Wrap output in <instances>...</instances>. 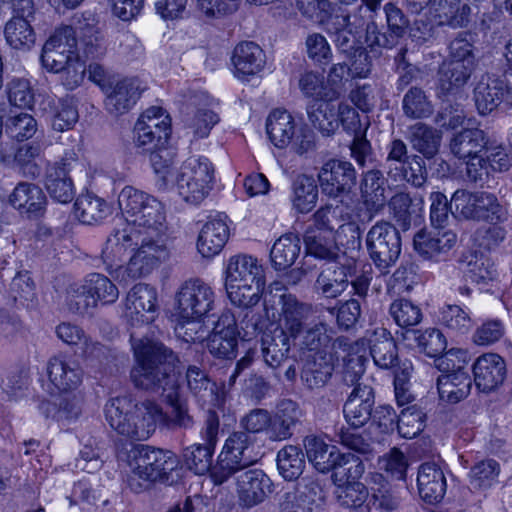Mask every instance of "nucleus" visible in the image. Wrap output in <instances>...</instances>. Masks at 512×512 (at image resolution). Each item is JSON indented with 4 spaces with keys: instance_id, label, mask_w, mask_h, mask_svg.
I'll use <instances>...</instances> for the list:
<instances>
[{
    "instance_id": "55",
    "label": "nucleus",
    "mask_w": 512,
    "mask_h": 512,
    "mask_svg": "<svg viewBox=\"0 0 512 512\" xmlns=\"http://www.w3.org/2000/svg\"><path fill=\"white\" fill-rule=\"evenodd\" d=\"M85 287L95 300V305L100 302L103 305L114 303L119 297L116 285L105 275L91 273L85 278Z\"/></svg>"
},
{
    "instance_id": "27",
    "label": "nucleus",
    "mask_w": 512,
    "mask_h": 512,
    "mask_svg": "<svg viewBox=\"0 0 512 512\" xmlns=\"http://www.w3.org/2000/svg\"><path fill=\"white\" fill-rule=\"evenodd\" d=\"M499 72L480 76L474 88V101L478 112L486 115L504 103L503 87Z\"/></svg>"
},
{
    "instance_id": "35",
    "label": "nucleus",
    "mask_w": 512,
    "mask_h": 512,
    "mask_svg": "<svg viewBox=\"0 0 512 512\" xmlns=\"http://www.w3.org/2000/svg\"><path fill=\"white\" fill-rule=\"evenodd\" d=\"M489 137L480 128H464L452 135L450 152L458 159L479 154L488 144Z\"/></svg>"
},
{
    "instance_id": "13",
    "label": "nucleus",
    "mask_w": 512,
    "mask_h": 512,
    "mask_svg": "<svg viewBox=\"0 0 512 512\" xmlns=\"http://www.w3.org/2000/svg\"><path fill=\"white\" fill-rule=\"evenodd\" d=\"M171 120L159 106L146 109L134 126V141L143 151H154L162 147L170 134Z\"/></svg>"
},
{
    "instance_id": "43",
    "label": "nucleus",
    "mask_w": 512,
    "mask_h": 512,
    "mask_svg": "<svg viewBox=\"0 0 512 512\" xmlns=\"http://www.w3.org/2000/svg\"><path fill=\"white\" fill-rule=\"evenodd\" d=\"M266 130L270 141L278 148H285L296 133L294 118L286 110H273L266 121Z\"/></svg>"
},
{
    "instance_id": "20",
    "label": "nucleus",
    "mask_w": 512,
    "mask_h": 512,
    "mask_svg": "<svg viewBox=\"0 0 512 512\" xmlns=\"http://www.w3.org/2000/svg\"><path fill=\"white\" fill-rule=\"evenodd\" d=\"M475 387L482 393L496 391L507 375L506 362L497 353H484L476 358L472 365Z\"/></svg>"
},
{
    "instance_id": "42",
    "label": "nucleus",
    "mask_w": 512,
    "mask_h": 512,
    "mask_svg": "<svg viewBox=\"0 0 512 512\" xmlns=\"http://www.w3.org/2000/svg\"><path fill=\"white\" fill-rule=\"evenodd\" d=\"M304 243L307 255L329 263L337 262L340 249L333 234H328L319 229H307L304 235Z\"/></svg>"
},
{
    "instance_id": "62",
    "label": "nucleus",
    "mask_w": 512,
    "mask_h": 512,
    "mask_svg": "<svg viewBox=\"0 0 512 512\" xmlns=\"http://www.w3.org/2000/svg\"><path fill=\"white\" fill-rule=\"evenodd\" d=\"M213 452L201 444H192L183 449L182 458L187 468L195 474L204 475L207 472L212 473Z\"/></svg>"
},
{
    "instance_id": "5",
    "label": "nucleus",
    "mask_w": 512,
    "mask_h": 512,
    "mask_svg": "<svg viewBox=\"0 0 512 512\" xmlns=\"http://www.w3.org/2000/svg\"><path fill=\"white\" fill-rule=\"evenodd\" d=\"M130 472L127 485L135 493L149 489L156 481H166L178 467L177 456L170 450L135 445L127 454Z\"/></svg>"
},
{
    "instance_id": "9",
    "label": "nucleus",
    "mask_w": 512,
    "mask_h": 512,
    "mask_svg": "<svg viewBox=\"0 0 512 512\" xmlns=\"http://www.w3.org/2000/svg\"><path fill=\"white\" fill-rule=\"evenodd\" d=\"M215 300V292L208 283L200 278L187 279L175 292V314L187 323L201 321L214 309Z\"/></svg>"
},
{
    "instance_id": "8",
    "label": "nucleus",
    "mask_w": 512,
    "mask_h": 512,
    "mask_svg": "<svg viewBox=\"0 0 512 512\" xmlns=\"http://www.w3.org/2000/svg\"><path fill=\"white\" fill-rule=\"evenodd\" d=\"M255 440L246 432H233L225 441L212 469V480L221 485L232 475L257 462Z\"/></svg>"
},
{
    "instance_id": "15",
    "label": "nucleus",
    "mask_w": 512,
    "mask_h": 512,
    "mask_svg": "<svg viewBox=\"0 0 512 512\" xmlns=\"http://www.w3.org/2000/svg\"><path fill=\"white\" fill-rule=\"evenodd\" d=\"M317 178L323 194L338 198L351 192L356 185L357 173L351 162L331 158L319 168Z\"/></svg>"
},
{
    "instance_id": "59",
    "label": "nucleus",
    "mask_w": 512,
    "mask_h": 512,
    "mask_svg": "<svg viewBox=\"0 0 512 512\" xmlns=\"http://www.w3.org/2000/svg\"><path fill=\"white\" fill-rule=\"evenodd\" d=\"M307 114L312 125L325 136L332 135L338 129V118L328 102L308 106Z\"/></svg>"
},
{
    "instance_id": "29",
    "label": "nucleus",
    "mask_w": 512,
    "mask_h": 512,
    "mask_svg": "<svg viewBox=\"0 0 512 512\" xmlns=\"http://www.w3.org/2000/svg\"><path fill=\"white\" fill-rule=\"evenodd\" d=\"M417 484L420 497L427 503H438L445 496L446 478L435 463L426 462L419 467Z\"/></svg>"
},
{
    "instance_id": "50",
    "label": "nucleus",
    "mask_w": 512,
    "mask_h": 512,
    "mask_svg": "<svg viewBox=\"0 0 512 512\" xmlns=\"http://www.w3.org/2000/svg\"><path fill=\"white\" fill-rule=\"evenodd\" d=\"M318 200V187L313 177L299 175L292 185V205L299 213H308Z\"/></svg>"
},
{
    "instance_id": "36",
    "label": "nucleus",
    "mask_w": 512,
    "mask_h": 512,
    "mask_svg": "<svg viewBox=\"0 0 512 512\" xmlns=\"http://www.w3.org/2000/svg\"><path fill=\"white\" fill-rule=\"evenodd\" d=\"M340 358V354L312 355L302 369L301 379L310 388L323 387L334 370V362Z\"/></svg>"
},
{
    "instance_id": "3",
    "label": "nucleus",
    "mask_w": 512,
    "mask_h": 512,
    "mask_svg": "<svg viewBox=\"0 0 512 512\" xmlns=\"http://www.w3.org/2000/svg\"><path fill=\"white\" fill-rule=\"evenodd\" d=\"M105 418L119 435L135 441L147 440L163 421L164 412L155 402H134L127 396L113 397L104 407Z\"/></svg>"
},
{
    "instance_id": "24",
    "label": "nucleus",
    "mask_w": 512,
    "mask_h": 512,
    "mask_svg": "<svg viewBox=\"0 0 512 512\" xmlns=\"http://www.w3.org/2000/svg\"><path fill=\"white\" fill-rule=\"evenodd\" d=\"M75 154L69 153L60 161L48 166L45 177V187L51 198L59 203H68L73 200L75 195L74 185L69 172Z\"/></svg>"
},
{
    "instance_id": "41",
    "label": "nucleus",
    "mask_w": 512,
    "mask_h": 512,
    "mask_svg": "<svg viewBox=\"0 0 512 512\" xmlns=\"http://www.w3.org/2000/svg\"><path fill=\"white\" fill-rule=\"evenodd\" d=\"M369 342L370 354L378 367L390 369L397 364V345L387 329L376 328Z\"/></svg>"
},
{
    "instance_id": "56",
    "label": "nucleus",
    "mask_w": 512,
    "mask_h": 512,
    "mask_svg": "<svg viewBox=\"0 0 512 512\" xmlns=\"http://www.w3.org/2000/svg\"><path fill=\"white\" fill-rule=\"evenodd\" d=\"M389 315L397 326L406 329L418 325L423 317L420 307L406 298L395 299L389 306Z\"/></svg>"
},
{
    "instance_id": "47",
    "label": "nucleus",
    "mask_w": 512,
    "mask_h": 512,
    "mask_svg": "<svg viewBox=\"0 0 512 512\" xmlns=\"http://www.w3.org/2000/svg\"><path fill=\"white\" fill-rule=\"evenodd\" d=\"M348 269L336 262L322 269L316 280V287L327 298H336L348 286Z\"/></svg>"
},
{
    "instance_id": "58",
    "label": "nucleus",
    "mask_w": 512,
    "mask_h": 512,
    "mask_svg": "<svg viewBox=\"0 0 512 512\" xmlns=\"http://www.w3.org/2000/svg\"><path fill=\"white\" fill-rule=\"evenodd\" d=\"M388 176L394 181H406L415 187H421L427 179V171L423 159L414 155L403 167H391Z\"/></svg>"
},
{
    "instance_id": "23",
    "label": "nucleus",
    "mask_w": 512,
    "mask_h": 512,
    "mask_svg": "<svg viewBox=\"0 0 512 512\" xmlns=\"http://www.w3.org/2000/svg\"><path fill=\"white\" fill-rule=\"evenodd\" d=\"M236 492L240 505L251 508L272 492V481L260 469L242 470L236 477Z\"/></svg>"
},
{
    "instance_id": "28",
    "label": "nucleus",
    "mask_w": 512,
    "mask_h": 512,
    "mask_svg": "<svg viewBox=\"0 0 512 512\" xmlns=\"http://www.w3.org/2000/svg\"><path fill=\"white\" fill-rule=\"evenodd\" d=\"M373 405V389L370 386L354 387L343 408L347 423L353 428L364 426L371 418Z\"/></svg>"
},
{
    "instance_id": "12",
    "label": "nucleus",
    "mask_w": 512,
    "mask_h": 512,
    "mask_svg": "<svg viewBox=\"0 0 512 512\" xmlns=\"http://www.w3.org/2000/svg\"><path fill=\"white\" fill-rule=\"evenodd\" d=\"M293 338V341L303 350L313 352V355L340 354V352L358 350L359 343L352 342L349 338L335 336V330L323 321L308 323Z\"/></svg>"
},
{
    "instance_id": "32",
    "label": "nucleus",
    "mask_w": 512,
    "mask_h": 512,
    "mask_svg": "<svg viewBox=\"0 0 512 512\" xmlns=\"http://www.w3.org/2000/svg\"><path fill=\"white\" fill-rule=\"evenodd\" d=\"M304 447L309 462L321 473H327L338 468L342 453L334 445H329L317 436H306Z\"/></svg>"
},
{
    "instance_id": "18",
    "label": "nucleus",
    "mask_w": 512,
    "mask_h": 512,
    "mask_svg": "<svg viewBox=\"0 0 512 512\" xmlns=\"http://www.w3.org/2000/svg\"><path fill=\"white\" fill-rule=\"evenodd\" d=\"M278 319L277 330L284 334L296 338L300 332L309 323V319L314 314L313 306L309 303L300 301L294 294L283 293L278 300Z\"/></svg>"
},
{
    "instance_id": "26",
    "label": "nucleus",
    "mask_w": 512,
    "mask_h": 512,
    "mask_svg": "<svg viewBox=\"0 0 512 512\" xmlns=\"http://www.w3.org/2000/svg\"><path fill=\"white\" fill-rule=\"evenodd\" d=\"M304 413L300 405L291 399H282L276 405L275 414L272 416L269 440L284 441L290 439L294 428L301 423Z\"/></svg>"
},
{
    "instance_id": "25",
    "label": "nucleus",
    "mask_w": 512,
    "mask_h": 512,
    "mask_svg": "<svg viewBox=\"0 0 512 512\" xmlns=\"http://www.w3.org/2000/svg\"><path fill=\"white\" fill-rule=\"evenodd\" d=\"M315 227L310 229H319L328 234L336 232L338 236L342 233L350 232L352 234V243L355 241L360 244L359 226L351 221L350 215L345 212L341 205H325L319 208L313 215Z\"/></svg>"
},
{
    "instance_id": "14",
    "label": "nucleus",
    "mask_w": 512,
    "mask_h": 512,
    "mask_svg": "<svg viewBox=\"0 0 512 512\" xmlns=\"http://www.w3.org/2000/svg\"><path fill=\"white\" fill-rule=\"evenodd\" d=\"M147 89V82L138 76L113 78L105 89L104 107L112 116L123 115L136 105Z\"/></svg>"
},
{
    "instance_id": "48",
    "label": "nucleus",
    "mask_w": 512,
    "mask_h": 512,
    "mask_svg": "<svg viewBox=\"0 0 512 512\" xmlns=\"http://www.w3.org/2000/svg\"><path fill=\"white\" fill-rule=\"evenodd\" d=\"M110 207L107 202L93 194H82L74 203V214L83 224H94L108 216Z\"/></svg>"
},
{
    "instance_id": "49",
    "label": "nucleus",
    "mask_w": 512,
    "mask_h": 512,
    "mask_svg": "<svg viewBox=\"0 0 512 512\" xmlns=\"http://www.w3.org/2000/svg\"><path fill=\"white\" fill-rule=\"evenodd\" d=\"M187 387L191 394L202 405L212 404L216 401V384L212 382L207 373L196 365H190L186 371Z\"/></svg>"
},
{
    "instance_id": "38",
    "label": "nucleus",
    "mask_w": 512,
    "mask_h": 512,
    "mask_svg": "<svg viewBox=\"0 0 512 512\" xmlns=\"http://www.w3.org/2000/svg\"><path fill=\"white\" fill-rule=\"evenodd\" d=\"M472 380L465 370H455L438 377L437 389L442 401L455 404L465 399L471 391Z\"/></svg>"
},
{
    "instance_id": "45",
    "label": "nucleus",
    "mask_w": 512,
    "mask_h": 512,
    "mask_svg": "<svg viewBox=\"0 0 512 512\" xmlns=\"http://www.w3.org/2000/svg\"><path fill=\"white\" fill-rule=\"evenodd\" d=\"M344 474L332 473L331 479L335 486L334 495L339 505L347 508L364 506L368 497V489L359 481H347Z\"/></svg>"
},
{
    "instance_id": "21",
    "label": "nucleus",
    "mask_w": 512,
    "mask_h": 512,
    "mask_svg": "<svg viewBox=\"0 0 512 512\" xmlns=\"http://www.w3.org/2000/svg\"><path fill=\"white\" fill-rule=\"evenodd\" d=\"M46 372L50 383L58 392L76 390L84 378V370L80 363L66 355L51 357L47 362Z\"/></svg>"
},
{
    "instance_id": "39",
    "label": "nucleus",
    "mask_w": 512,
    "mask_h": 512,
    "mask_svg": "<svg viewBox=\"0 0 512 512\" xmlns=\"http://www.w3.org/2000/svg\"><path fill=\"white\" fill-rule=\"evenodd\" d=\"M229 228L222 219H212L201 229L197 240V249L203 257L217 255L226 244Z\"/></svg>"
},
{
    "instance_id": "54",
    "label": "nucleus",
    "mask_w": 512,
    "mask_h": 512,
    "mask_svg": "<svg viewBox=\"0 0 512 512\" xmlns=\"http://www.w3.org/2000/svg\"><path fill=\"white\" fill-rule=\"evenodd\" d=\"M500 465L494 459H486L476 463L469 472V484L474 490H487L497 483Z\"/></svg>"
},
{
    "instance_id": "64",
    "label": "nucleus",
    "mask_w": 512,
    "mask_h": 512,
    "mask_svg": "<svg viewBox=\"0 0 512 512\" xmlns=\"http://www.w3.org/2000/svg\"><path fill=\"white\" fill-rule=\"evenodd\" d=\"M396 426L401 437L412 439L424 429L425 414L416 406L407 407L400 412Z\"/></svg>"
},
{
    "instance_id": "10",
    "label": "nucleus",
    "mask_w": 512,
    "mask_h": 512,
    "mask_svg": "<svg viewBox=\"0 0 512 512\" xmlns=\"http://www.w3.org/2000/svg\"><path fill=\"white\" fill-rule=\"evenodd\" d=\"M252 315L250 319L243 320L241 329L243 334L238 331L237 323L234 315L227 311L218 318L213 331L207 338L208 351L220 359H232L236 356L238 337L249 340L255 336L258 330L257 321Z\"/></svg>"
},
{
    "instance_id": "52",
    "label": "nucleus",
    "mask_w": 512,
    "mask_h": 512,
    "mask_svg": "<svg viewBox=\"0 0 512 512\" xmlns=\"http://www.w3.org/2000/svg\"><path fill=\"white\" fill-rule=\"evenodd\" d=\"M409 140L416 151L430 159L438 153L441 133L423 123H417L411 127Z\"/></svg>"
},
{
    "instance_id": "46",
    "label": "nucleus",
    "mask_w": 512,
    "mask_h": 512,
    "mask_svg": "<svg viewBox=\"0 0 512 512\" xmlns=\"http://www.w3.org/2000/svg\"><path fill=\"white\" fill-rule=\"evenodd\" d=\"M301 252V240L293 234L280 236L270 250V260L275 270H286L291 267Z\"/></svg>"
},
{
    "instance_id": "40",
    "label": "nucleus",
    "mask_w": 512,
    "mask_h": 512,
    "mask_svg": "<svg viewBox=\"0 0 512 512\" xmlns=\"http://www.w3.org/2000/svg\"><path fill=\"white\" fill-rule=\"evenodd\" d=\"M472 71L469 66H440L436 87L437 97L450 101L465 86Z\"/></svg>"
},
{
    "instance_id": "30",
    "label": "nucleus",
    "mask_w": 512,
    "mask_h": 512,
    "mask_svg": "<svg viewBox=\"0 0 512 512\" xmlns=\"http://www.w3.org/2000/svg\"><path fill=\"white\" fill-rule=\"evenodd\" d=\"M9 201L20 214L38 217L45 210L46 196L39 186L21 182L14 188Z\"/></svg>"
},
{
    "instance_id": "63",
    "label": "nucleus",
    "mask_w": 512,
    "mask_h": 512,
    "mask_svg": "<svg viewBox=\"0 0 512 512\" xmlns=\"http://www.w3.org/2000/svg\"><path fill=\"white\" fill-rule=\"evenodd\" d=\"M364 351L363 345L359 344L358 350L340 352V358L344 361L343 379L346 384L357 387L362 385L360 379L365 372L366 358L360 354Z\"/></svg>"
},
{
    "instance_id": "11",
    "label": "nucleus",
    "mask_w": 512,
    "mask_h": 512,
    "mask_svg": "<svg viewBox=\"0 0 512 512\" xmlns=\"http://www.w3.org/2000/svg\"><path fill=\"white\" fill-rule=\"evenodd\" d=\"M366 246L376 268L388 274L401 253L399 231L389 222H377L367 233Z\"/></svg>"
},
{
    "instance_id": "57",
    "label": "nucleus",
    "mask_w": 512,
    "mask_h": 512,
    "mask_svg": "<svg viewBox=\"0 0 512 512\" xmlns=\"http://www.w3.org/2000/svg\"><path fill=\"white\" fill-rule=\"evenodd\" d=\"M5 37L8 44L15 48H30L35 42V33L30 21L12 17L5 27Z\"/></svg>"
},
{
    "instance_id": "6",
    "label": "nucleus",
    "mask_w": 512,
    "mask_h": 512,
    "mask_svg": "<svg viewBox=\"0 0 512 512\" xmlns=\"http://www.w3.org/2000/svg\"><path fill=\"white\" fill-rule=\"evenodd\" d=\"M225 287L234 305L255 306L265 287L264 270L258 260L250 255L231 257L226 267Z\"/></svg>"
},
{
    "instance_id": "44",
    "label": "nucleus",
    "mask_w": 512,
    "mask_h": 512,
    "mask_svg": "<svg viewBox=\"0 0 512 512\" xmlns=\"http://www.w3.org/2000/svg\"><path fill=\"white\" fill-rule=\"evenodd\" d=\"M57 337L69 346L80 345L84 358L97 357L103 350V346L92 340L84 330L72 323L62 322L56 327Z\"/></svg>"
},
{
    "instance_id": "34",
    "label": "nucleus",
    "mask_w": 512,
    "mask_h": 512,
    "mask_svg": "<svg viewBox=\"0 0 512 512\" xmlns=\"http://www.w3.org/2000/svg\"><path fill=\"white\" fill-rule=\"evenodd\" d=\"M457 236L452 231L420 230L413 238L415 250L425 258H434L447 253L456 243Z\"/></svg>"
},
{
    "instance_id": "17",
    "label": "nucleus",
    "mask_w": 512,
    "mask_h": 512,
    "mask_svg": "<svg viewBox=\"0 0 512 512\" xmlns=\"http://www.w3.org/2000/svg\"><path fill=\"white\" fill-rule=\"evenodd\" d=\"M76 31L72 26L58 28L43 46L42 64H74L86 63L84 53L79 54L75 37Z\"/></svg>"
},
{
    "instance_id": "2",
    "label": "nucleus",
    "mask_w": 512,
    "mask_h": 512,
    "mask_svg": "<svg viewBox=\"0 0 512 512\" xmlns=\"http://www.w3.org/2000/svg\"><path fill=\"white\" fill-rule=\"evenodd\" d=\"M130 341L136 360L130 373L135 387L163 397L170 406L168 415L164 414L163 419L169 427L191 429L195 422L187 403L180 398V386L175 373V364L178 362L176 354L161 342L137 337L135 332L130 334Z\"/></svg>"
},
{
    "instance_id": "22",
    "label": "nucleus",
    "mask_w": 512,
    "mask_h": 512,
    "mask_svg": "<svg viewBox=\"0 0 512 512\" xmlns=\"http://www.w3.org/2000/svg\"><path fill=\"white\" fill-rule=\"evenodd\" d=\"M187 109L195 107L196 111L192 115L187 114L184 119L185 127L188 133H191L195 139L205 138L210 134L211 129L218 123L219 117L212 110L200 108L209 103V96L202 91H189L183 95Z\"/></svg>"
},
{
    "instance_id": "37",
    "label": "nucleus",
    "mask_w": 512,
    "mask_h": 512,
    "mask_svg": "<svg viewBox=\"0 0 512 512\" xmlns=\"http://www.w3.org/2000/svg\"><path fill=\"white\" fill-rule=\"evenodd\" d=\"M291 341L292 337L276 328L265 332L261 338V351L266 365L272 369L280 367L288 358Z\"/></svg>"
},
{
    "instance_id": "16",
    "label": "nucleus",
    "mask_w": 512,
    "mask_h": 512,
    "mask_svg": "<svg viewBox=\"0 0 512 512\" xmlns=\"http://www.w3.org/2000/svg\"><path fill=\"white\" fill-rule=\"evenodd\" d=\"M124 316L132 326L150 324L158 316V294L155 287L135 284L125 299Z\"/></svg>"
},
{
    "instance_id": "60",
    "label": "nucleus",
    "mask_w": 512,
    "mask_h": 512,
    "mask_svg": "<svg viewBox=\"0 0 512 512\" xmlns=\"http://www.w3.org/2000/svg\"><path fill=\"white\" fill-rule=\"evenodd\" d=\"M479 191L456 190L450 200V213L458 219H476Z\"/></svg>"
},
{
    "instance_id": "51",
    "label": "nucleus",
    "mask_w": 512,
    "mask_h": 512,
    "mask_svg": "<svg viewBox=\"0 0 512 512\" xmlns=\"http://www.w3.org/2000/svg\"><path fill=\"white\" fill-rule=\"evenodd\" d=\"M509 219V212L497 196L491 192L479 191L478 206L475 221L490 224H503Z\"/></svg>"
},
{
    "instance_id": "31",
    "label": "nucleus",
    "mask_w": 512,
    "mask_h": 512,
    "mask_svg": "<svg viewBox=\"0 0 512 512\" xmlns=\"http://www.w3.org/2000/svg\"><path fill=\"white\" fill-rule=\"evenodd\" d=\"M39 106L43 112L52 117L54 130H68L78 121V110L72 98L57 99L50 95L42 96Z\"/></svg>"
},
{
    "instance_id": "19",
    "label": "nucleus",
    "mask_w": 512,
    "mask_h": 512,
    "mask_svg": "<svg viewBox=\"0 0 512 512\" xmlns=\"http://www.w3.org/2000/svg\"><path fill=\"white\" fill-rule=\"evenodd\" d=\"M143 236V233L135 229L132 224L123 222L107 238L102 251L104 262L109 266H115L122 262L129 252H134L132 257L137 249L142 247Z\"/></svg>"
},
{
    "instance_id": "61",
    "label": "nucleus",
    "mask_w": 512,
    "mask_h": 512,
    "mask_svg": "<svg viewBox=\"0 0 512 512\" xmlns=\"http://www.w3.org/2000/svg\"><path fill=\"white\" fill-rule=\"evenodd\" d=\"M84 44L85 61H95L104 53L102 37L94 18L88 19L77 28Z\"/></svg>"
},
{
    "instance_id": "7",
    "label": "nucleus",
    "mask_w": 512,
    "mask_h": 512,
    "mask_svg": "<svg viewBox=\"0 0 512 512\" xmlns=\"http://www.w3.org/2000/svg\"><path fill=\"white\" fill-rule=\"evenodd\" d=\"M214 180L213 163L205 156H190L178 169L174 183L186 203L199 205L210 194Z\"/></svg>"
},
{
    "instance_id": "4",
    "label": "nucleus",
    "mask_w": 512,
    "mask_h": 512,
    "mask_svg": "<svg viewBox=\"0 0 512 512\" xmlns=\"http://www.w3.org/2000/svg\"><path fill=\"white\" fill-rule=\"evenodd\" d=\"M382 0H362L354 15H349L348 26L350 31L353 28L361 29L364 26L366 31L365 41L369 46L392 47L399 38L406 34L409 27V20L402 10L392 3L384 5L387 31L383 32L375 22V16L380 10Z\"/></svg>"
},
{
    "instance_id": "53",
    "label": "nucleus",
    "mask_w": 512,
    "mask_h": 512,
    "mask_svg": "<svg viewBox=\"0 0 512 512\" xmlns=\"http://www.w3.org/2000/svg\"><path fill=\"white\" fill-rule=\"evenodd\" d=\"M277 467L285 480L298 479L305 467V455L301 448L286 445L280 449L277 453Z\"/></svg>"
},
{
    "instance_id": "1",
    "label": "nucleus",
    "mask_w": 512,
    "mask_h": 512,
    "mask_svg": "<svg viewBox=\"0 0 512 512\" xmlns=\"http://www.w3.org/2000/svg\"><path fill=\"white\" fill-rule=\"evenodd\" d=\"M118 204L125 221L144 235L142 247L130 257L124 274L129 280L146 277L170 256L165 206L156 197L132 186L121 190Z\"/></svg>"
},
{
    "instance_id": "33",
    "label": "nucleus",
    "mask_w": 512,
    "mask_h": 512,
    "mask_svg": "<svg viewBox=\"0 0 512 512\" xmlns=\"http://www.w3.org/2000/svg\"><path fill=\"white\" fill-rule=\"evenodd\" d=\"M385 178L379 170H369L361 183V198L366 208L367 220L370 221L386 203Z\"/></svg>"
}]
</instances>
